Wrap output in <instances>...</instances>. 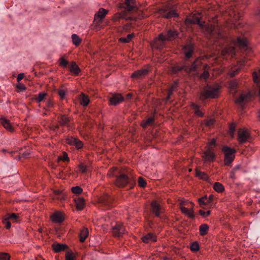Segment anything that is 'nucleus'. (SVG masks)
<instances>
[{
	"mask_svg": "<svg viewBox=\"0 0 260 260\" xmlns=\"http://www.w3.org/2000/svg\"><path fill=\"white\" fill-rule=\"evenodd\" d=\"M219 86L218 84L205 87L200 93V99L205 100L207 99H214L218 96Z\"/></svg>",
	"mask_w": 260,
	"mask_h": 260,
	"instance_id": "1",
	"label": "nucleus"
},
{
	"mask_svg": "<svg viewBox=\"0 0 260 260\" xmlns=\"http://www.w3.org/2000/svg\"><path fill=\"white\" fill-rule=\"evenodd\" d=\"M222 151L225 155L224 165L228 166L233 161L235 158L234 154L236 152V150L234 148L225 146L222 147Z\"/></svg>",
	"mask_w": 260,
	"mask_h": 260,
	"instance_id": "2",
	"label": "nucleus"
},
{
	"mask_svg": "<svg viewBox=\"0 0 260 260\" xmlns=\"http://www.w3.org/2000/svg\"><path fill=\"white\" fill-rule=\"evenodd\" d=\"M133 180V177L130 175L128 176L124 174H121L116 177L115 184L118 187H123L129 183Z\"/></svg>",
	"mask_w": 260,
	"mask_h": 260,
	"instance_id": "3",
	"label": "nucleus"
},
{
	"mask_svg": "<svg viewBox=\"0 0 260 260\" xmlns=\"http://www.w3.org/2000/svg\"><path fill=\"white\" fill-rule=\"evenodd\" d=\"M251 94L250 91L247 92H242L238 98H235V103L243 108L245 103L247 102L251 98Z\"/></svg>",
	"mask_w": 260,
	"mask_h": 260,
	"instance_id": "4",
	"label": "nucleus"
},
{
	"mask_svg": "<svg viewBox=\"0 0 260 260\" xmlns=\"http://www.w3.org/2000/svg\"><path fill=\"white\" fill-rule=\"evenodd\" d=\"M178 32L175 30L169 29L167 31V34L164 35L162 34H160L158 38L156 39V41H161L162 42L167 40H172L175 39L178 36Z\"/></svg>",
	"mask_w": 260,
	"mask_h": 260,
	"instance_id": "5",
	"label": "nucleus"
},
{
	"mask_svg": "<svg viewBox=\"0 0 260 260\" xmlns=\"http://www.w3.org/2000/svg\"><path fill=\"white\" fill-rule=\"evenodd\" d=\"M150 210L156 217H159L163 213V208L158 202L156 200L151 202Z\"/></svg>",
	"mask_w": 260,
	"mask_h": 260,
	"instance_id": "6",
	"label": "nucleus"
},
{
	"mask_svg": "<svg viewBox=\"0 0 260 260\" xmlns=\"http://www.w3.org/2000/svg\"><path fill=\"white\" fill-rule=\"evenodd\" d=\"M112 234L114 237H121L125 232L123 224L121 223H116L115 225L113 226L112 228Z\"/></svg>",
	"mask_w": 260,
	"mask_h": 260,
	"instance_id": "7",
	"label": "nucleus"
},
{
	"mask_svg": "<svg viewBox=\"0 0 260 260\" xmlns=\"http://www.w3.org/2000/svg\"><path fill=\"white\" fill-rule=\"evenodd\" d=\"M238 140L240 143H244L246 142L250 137L248 131L244 128H241L238 132Z\"/></svg>",
	"mask_w": 260,
	"mask_h": 260,
	"instance_id": "8",
	"label": "nucleus"
},
{
	"mask_svg": "<svg viewBox=\"0 0 260 260\" xmlns=\"http://www.w3.org/2000/svg\"><path fill=\"white\" fill-rule=\"evenodd\" d=\"M148 67H145L133 73L131 77L136 79H141L144 78L148 73Z\"/></svg>",
	"mask_w": 260,
	"mask_h": 260,
	"instance_id": "9",
	"label": "nucleus"
},
{
	"mask_svg": "<svg viewBox=\"0 0 260 260\" xmlns=\"http://www.w3.org/2000/svg\"><path fill=\"white\" fill-rule=\"evenodd\" d=\"M201 60L198 58L196 59L190 66L185 65V72L187 73H189L196 71L201 66Z\"/></svg>",
	"mask_w": 260,
	"mask_h": 260,
	"instance_id": "10",
	"label": "nucleus"
},
{
	"mask_svg": "<svg viewBox=\"0 0 260 260\" xmlns=\"http://www.w3.org/2000/svg\"><path fill=\"white\" fill-rule=\"evenodd\" d=\"M202 157L204 162L212 161L215 158L214 153L211 150L209 147H207V150L203 153Z\"/></svg>",
	"mask_w": 260,
	"mask_h": 260,
	"instance_id": "11",
	"label": "nucleus"
},
{
	"mask_svg": "<svg viewBox=\"0 0 260 260\" xmlns=\"http://www.w3.org/2000/svg\"><path fill=\"white\" fill-rule=\"evenodd\" d=\"M201 17L199 14H194L191 18H187L185 20V23L187 24H198L201 26H203V24L200 21Z\"/></svg>",
	"mask_w": 260,
	"mask_h": 260,
	"instance_id": "12",
	"label": "nucleus"
},
{
	"mask_svg": "<svg viewBox=\"0 0 260 260\" xmlns=\"http://www.w3.org/2000/svg\"><path fill=\"white\" fill-rule=\"evenodd\" d=\"M160 13L162 17L167 19L178 16V14L176 12L175 10H171L169 12H167L165 10H161L160 11Z\"/></svg>",
	"mask_w": 260,
	"mask_h": 260,
	"instance_id": "13",
	"label": "nucleus"
},
{
	"mask_svg": "<svg viewBox=\"0 0 260 260\" xmlns=\"http://www.w3.org/2000/svg\"><path fill=\"white\" fill-rule=\"evenodd\" d=\"M193 206H191V207L188 209L181 206V209H180V210L183 214L188 217L193 219L194 218Z\"/></svg>",
	"mask_w": 260,
	"mask_h": 260,
	"instance_id": "14",
	"label": "nucleus"
},
{
	"mask_svg": "<svg viewBox=\"0 0 260 260\" xmlns=\"http://www.w3.org/2000/svg\"><path fill=\"white\" fill-rule=\"evenodd\" d=\"M51 219L53 222L60 223L63 220L64 218L61 212H56L51 215Z\"/></svg>",
	"mask_w": 260,
	"mask_h": 260,
	"instance_id": "15",
	"label": "nucleus"
},
{
	"mask_svg": "<svg viewBox=\"0 0 260 260\" xmlns=\"http://www.w3.org/2000/svg\"><path fill=\"white\" fill-rule=\"evenodd\" d=\"M126 15L127 13L125 11L116 13L113 16L112 20L114 21H117L120 19H124L126 20L130 19L129 17H127Z\"/></svg>",
	"mask_w": 260,
	"mask_h": 260,
	"instance_id": "16",
	"label": "nucleus"
},
{
	"mask_svg": "<svg viewBox=\"0 0 260 260\" xmlns=\"http://www.w3.org/2000/svg\"><path fill=\"white\" fill-rule=\"evenodd\" d=\"M53 250L55 252H59L61 251H64L68 249V247L67 245L64 244H53L52 245Z\"/></svg>",
	"mask_w": 260,
	"mask_h": 260,
	"instance_id": "17",
	"label": "nucleus"
},
{
	"mask_svg": "<svg viewBox=\"0 0 260 260\" xmlns=\"http://www.w3.org/2000/svg\"><path fill=\"white\" fill-rule=\"evenodd\" d=\"M80 104L83 106H86L89 103V97L83 93H81L79 96Z\"/></svg>",
	"mask_w": 260,
	"mask_h": 260,
	"instance_id": "18",
	"label": "nucleus"
},
{
	"mask_svg": "<svg viewBox=\"0 0 260 260\" xmlns=\"http://www.w3.org/2000/svg\"><path fill=\"white\" fill-rule=\"evenodd\" d=\"M123 100V98L120 94H115L113 95L110 99V102L111 105H116L122 101Z\"/></svg>",
	"mask_w": 260,
	"mask_h": 260,
	"instance_id": "19",
	"label": "nucleus"
},
{
	"mask_svg": "<svg viewBox=\"0 0 260 260\" xmlns=\"http://www.w3.org/2000/svg\"><path fill=\"white\" fill-rule=\"evenodd\" d=\"M193 48L192 45H188L183 48V52L186 58H189L193 53Z\"/></svg>",
	"mask_w": 260,
	"mask_h": 260,
	"instance_id": "20",
	"label": "nucleus"
},
{
	"mask_svg": "<svg viewBox=\"0 0 260 260\" xmlns=\"http://www.w3.org/2000/svg\"><path fill=\"white\" fill-rule=\"evenodd\" d=\"M0 121L3 126L10 132L13 131V128L10 124V121L5 118H1Z\"/></svg>",
	"mask_w": 260,
	"mask_h": 260,
	"instance_id": "21",
	"label": "nucleus"
},
{
	"mask_svg": "<svg viewBox=\"0 0 260 260\" xmlns=\"http://www.w3.org/2000/svg\"><path fill=\"white\" fill-rule=\"evenodd\" d=\"M76 206L78 210H82L84 207V199L83 198H77L75 199Z\"/></svg>",
	"mask_w": 260,
	"mask_h": 260,
	"instance_id": "22",
	"label": "nucleus"
},
{
	"mask_svg": "<svg viewBox=\"0 0 260 260\" xmlns=\"http://www.w3.org/2000/svg\"><path fill=\"white\" fill-rule=\"evenodd\" d=\"M142 241L145 243H149L151 241H156V238L155 235L150 233L142 238Z\"/></svg>",
	"mask_w": 260,
	"mask_h": 260,
	"instance_id": "23",
	"label": "nucleus"
},
{
	"mask_svg": "<svg viewBox=\"0 0 260 260\" xmlns=\"http://www.w3.org/2000/svg\"><path fill=\"white\" fill-rule=\"evenodd\" d=\"M70 71L73 74L78 75L80 72V69L75 62L72 61L70 65Z\"/></svg>",
	"mask_w": 260,
	"mask_h": 260,
	"instance_id": "24",
	"label": "nucleus"
},
{
	"mask_svg": "<svg viewBox=\"0 0 260 260\" xmlns=\"http://www.w3.org/2000/svg\"><path fill=\"white\" fill-rule=\"evenodd\" d=\"M88 230L87 228H83L80 231L79 236H80V241L81 242H83L86 239V238L88 236Z\"/></svg>",
	"mask_w": 260,
	"mask_h": 260,
	"instance_id": "25",
	"label": "nucleus"
},
{
	"mask_svg": "<svg viewBox=\"0 0 260 260\" xmlns=\"http://www.w3.org/2000/svg\"><path fill=\"white\" fill-rule=\"evenodd\" d=\"M108 11L103 8H100L98 12L95 14V18H100L103 19L106 15L108 13Z\"/></svg>",
	"mask_w": 260,
	"mask_h": 260,
	"instance_id": "26",
	"label": "nucleus"
},
{
	"mask_svg": "<svg viewBox=\"0 0 260 260\" xmlns=\"http://www.w3.org/2000/svg\"><path fill=\"white\" fill-rule=\"evenodd\" d=\"M235 48L233 46H230L228 47H226L224 48L222 51V55H224L225 54H229L231 56H233L235 54Z\"/></svg>",
	"mask_w": 260,
	"mask_h": 260,
	"instance_id": "27",
	"label": "nucleus"
},
{
	"mask_svg": "<svg viewBox=\"0 0 260 260\" xmlns=\"http://www.w3.org/2000/svg\"><path fill=\"white\" fill-rule=\"evenodd\" d=\"M58 119L59 123L62 125L68 124L70 121V119L64 115H62L60 117H58Z\"/></svg>",
	"mask_w": 260,
	"mask_h": 260,
	"instance_id": "28",
	"label": "nucleus"
},
{
	"mask_svg": "<svg viewBox=\"0 0 260 260\" xmlns=\"http://www.w3.org/2000/svg\"><path fill=\"white\" fill-rule=\"evenodd\" d=\"M237 44L240 47L244 48L247 45V40L245 38H241L239 37L237 38Z\"/></svg>",
	"mask_w": 260,
	"mask_h": 260,
	"instance_id": "29",
	"label": "nucleus"
},
{
	"mask_svg": "<svg viewBox=\"0 0 260 260\" xmlns=\"http://www.w3.org/2000/svg\"><path fill=\"white\" fill-rule=\"evenodd\" d=\"M209 226L206 224H203L200 226V234L202 236L205 235L207 234Z\"/></svg>",
	"mask_w": 260,
	"mask_h": 260,
	"instance_id": "30",
	"label": "nucleus"
},
{
	"mask_svg": "<svg viewBox=\"0 0 260 260\" xmlns=\"http://www.w3.org/2000/svg\"><path fill=\"white\" fill-rule=\"evenodd\" d=\"M196 175L200 179L207 180L208 178V175L205 173L201 172L198 169H196Z\"/></svg>",
	"mask_w": 260,
	"mask_h": 260,
	"instance_id": "31",
	"label": "nucleus"
},
{
	"mask_svg": "<svg viewBox=\"0 0 260 260\" xmlns=\"http://www.w3.org/2000/svg\"><path fill=\"white\" fill-rule=\"evenodd\" d=\"M214 189L218 192H221L224 190V187L223 185L219 182H216L213 185Z\"/></svg>",
	"mask_w": 260,
	"mask_h": 260,
	"instance_id": "32",
	"label": "nucleus"
},
{
	"mask_svg": "<svg viewBox=\"0 0 260 260\" xmlns=\"http://www.w3.org/2000/svg\"><path fill=\"white\" fill-rule=\"evenodd\" d=\"M47 93L45 92H42L39 93L37 97L35 98V100L38 102L40 103L43 101L46 98Z\"/></svg>",
	"mask_w": 260,
	"mask_h": 260,
	"instance_id": "33",
	"label": "nucleus"
},
{
	"mask_svg": "<svg viewBox=\"0 0 260 260\" xmlns=\"http://www.w3.org/2000/svg\"><path fill=\"white\" fill-rule=\"evenodd\" d=\"M134 34H129L125 38H119V41L123 43H128L130 41H131L132 39L134 37Z\"/></svg>",
	"mask_w": 260,
	"mask_h": 260,
	"instance_id": "34",
	"label": "nucleus"
},
{
	"mask_svg": "<svg viewBox=\"0 0 260 260\" xmlns=\"http://www.w3.org/2000/svg\"><path fill=\"white\" fill-rule=\"evenodd\" d=\"M72 39L73 41V43L76 46H78L80 44L81 42V40L80 38L76 34H73L72 36Z\"/></svg>",
	"mask_w": 260,
	"mask_h": 260,
	"instance_id": "35",
	"label": "nucleus"
},
{
	"mask_svg": "<svg viewBox=\"0 0 260 260\" xmlns=\"http://www.w3.org/2000/svg\"><path fill=\"white\" fill-rule=\"evenodd\" d=\"M153 121H154V118L152 117H149L145 121H143L141 124V125L143 127H146L148 125H150L151 124H152Z\"/></svg>",
	"mask_w": 260,
	"mask_h": 260,
	"instance_id": "36",
	"label": "nucleus"
},
{
	"mask_svg": "<svg viewBox=\"0 0 260 260\" xmlns=\"http://www.w3.org/2000/svg\"><path fill=\"white\" fill-rule=\"evenodd\" d=\"M202 27H203L204 30L209 34H212L214 30V27L211 24L203 26Z\"/></svg>",
	"mask_w": 260,
	"mask_h": 260,
	"instance_id": "37",
	"label": "nucleus"
},
{
	"mask_svg": "<svg viewBox=\"0 0 260 260\" xmlns=\"http://www.w3.org/2000/svg\"><path fill=\"white\" fill-rule=\"evenodd\" d=\"M192 108L194 110V113L198 116L202 117L204 115L203 113L199 109V107L194 104L192 105Z\"/></svg>",
	"mask_w": 260,
	"mask_h": 260,
	"instance_id": "38",
	"label": "nucleus"
},
{
	"mask_svg": "<svg viewBox=\"0 0 260 260\" xmlns=\"http://www.w3.org/2000/svg\"><path fill=\"white\" fill-rule=\"evenodd\" d=\"M185 65L183 66H176L175 67H173L172 72L174 73H177L182 70L185 71Z\"/></svg>",
	"mask_w": 260,
	"mask_h": 260,
	"instance_id": "39",
	"label": "nucleus"
},
{
	"mask_svg": "<svg viewBox=\"0 0 260 260\" xmlns=\"http://www.w3.org/2000/svg\"><path fill=\"white\" fill-rule=\"evenodd\" d=\"M240 169V166L239 165L237 166L230 173V177L232 179H235L236 178V173L237 171L239 170Z\"/></svg>",
	"mask_w": 260,
	"mask_h": 260,
	"instance_id": "40",
	"label": "nucleus"
},
{
	"mask_svg": "<svg viewBox=\"0 0 260 260\" xmlns=\"http://www.w3.org/2000/svg\"><path fill=\"white\" fill-rule=\"evenodd\" d=\"M4 217H6V220H16L18 215L15 213L7 214Z\"/></svg>",
	"mask_w": 260,
	"mask_h": 260,
	"instance_id": "41",
	"label": "nucleus"
},
{
	"mask_svg": "<svg viewBox=\"0 0 260 260\" xmlns=\"http://www.w3.org/2000/svg\"><path fill=\"white\" fill-rule=\"evenodd\" d=\"M73 193L75 194H80L82 192V189L79 186L73 187L71 189Z\"/></svg>",
	"mask_w": 260,
	"mask_h": 260,
	"instance_id": "42",
	"label": "nucleus"
},
{
	"mask_svg": "<svg viewBox=\"0 0 260 260\" xmlns=\"http://www.w3.org/2000/svg\"><path fill=\"white\" fill-rule=\"evenodd\" d=\"M67 143L71 145H75L77 138L74 137H69L66 140Z\"/></svg>",
	"mask_w": 260,
	"mask_h": 260,
	"instance_id": "43",
	"label": "nucleus"
},
{
	"mask_svg": "<svg viewBox=\"0 0 260 260\" xmlns=\"http://www.w3.org/2000/svg\"><path fill=\"white\" fill-rule=\"evenodd\" d=\"M138 182L139 185L141 187H145L146 186V181L142 177H139L138 178Z\"/></svg>",
	"mask_w": 260,
	"mask_h": 260,
	"instance_id": "44",
	"label": "nucleus"
},
{
	"mask_svg": "<svg viewBox=\"0 0 260 260\" xmlns=\"http://www.w3.org/2000/svg\"><path fill=\"white\" fill-rule=\"evenodd\" d=\"M204 123L206 126L211 127L214 123V120L213 119H206L204 120Z\"/></svg>",
	"mask_w": 260,
	"mask_h": 260,
	"instance_id": "45",
	"label": "nucleus"
},
{
	"mask_svg": "<svg viewBox=\"0 0 260 260\" xmlns=\"http://www.w3.org/2000/svg\"><path fill=\"white\" fill-rule=\"evenodd\" d=\"M10 255L5 252L0 253V260H10Z\"/></svg>",
	"mask_w": 260,
	"mask_h": 260,
	"instance_id": "46",
	"label": "nucleus"
},
{
	"mask_svg": "<svg viewBox=\"0 0 260 260\" xmlns=\"http://www.w3.org/2000/svg\"><path fill=\"white\" fill-rule=\"evenodd\" d=\"M189 204H191V206H194V204L192 202H189L187 201H181L179 203L180 209H181V206L183 207L188 206Z\"/></svg>",
	"mask_w": 260,
	"mask_h": 260,
	"instance_id": "47",
	"label": "nucleus"
},
{
	"mask_svg": "<svg viewBox=\"0 0 260 260\" xmlns=\"http://www.w3.org/2000/svg\"><path fill=\"white\" fill-rule=\"evenodd\" d=\"M207 197L206 196L203 197L199 199L198 201L199 204L201 205H207L209 204V202L207 201Z\"/></svg>",
	"mask_w": 260,
	"mask_h": 260,
	"instance_id": "48",
	"label": "nucleus"
},
{
	"mask_svg": "<svg viewBox=\"0 0 260 260\" xmlns=\"http://www.w3.org/2000/svg\"><path fill=\"white\" fill-rule=\"evenodd\" d=\"M68 64V61L63 57H61L59 59V65L63 67H66Z\"/></svg>",
	"mask_w": 260,
	"mask_h": 260,
	"instance_id": "49",
	"label": "nucleus"
},
{
	"mask_svg": "<svg viewBox=\"0 0 260 260\" xmlns=\"http://www.w3.org/2000/svg\"><path fill=\"white\" fill-rule=\"evenodd\" d=\"M190 248L192 251H197L199 249V245L197 243L194 242L191 244Z\"/></svg>",
	"mask_w": 260,
	"mask_h": 260,
	"instance_id": "50",
	"label": "nucleus"
},
{
	"mask_svg": "<svg viewBox=\"0 0 260 260\" xmlns=\"http://www.w3.org/2000/svg\"><path fill=\"white\" fill-rule=\"evenodd\" d=\"M240 68H237L235 70H232L231 71H230L229 73V75L231 77H233L235 76L236 74H237L240 72Z\"/></svg>",
	"mask_w": 260,
	"mask_h": 260,
	"instance_id": "51",
	"label": "nucleus"
},
{
	"mask_svg": "<svg viewBox=\"0 0 260 260\" xmlns=\"http://www.w3.org/2000/svg\"><path fill=\"white\" fill-rule=\"evenodd\" d=\"M16 87L18 89V90L17 91L18 92H19L20 91H23L26 89V87L25 86V85L20 83L17 84Z\"/></svg>",
	"mask_w": 260,
	"mask_h": 260,
	"instance_id": "52",
	"label": "nucleus"
},
{
	"mask_svg": "<svg viewBox=\"0 0 260 260\" xmlns=\"http://www.w3.org/2000/svg\"><path fill=\"white\" fill-rule=\"evenodd\" d=\"M66 260H74L73 253L71 251H68L66 255Z\"/></svg>",
	"mask_w": 260,
	"mask_h": 260,
	"instance_id": "53",
	"label": "nucleus"
},
{
	"mask_svg": "<svg viewBox=\"0 0 260 260\" xmlns=\"http://www.w3.org/2000/svg\"><path fill=\"white\" fill-rule=\"evenodd\" d=\"M199 213L203 217H206L210 214L211 212H210V211H208L207 212H205L202 210H200L199 211Z\"/></svg>",
	"mask_w": 260,
	"mask_h": 260,
	"instance_id": "54",
	"label": "nucleus"
},
{
	"mask_svg": "<svg viewBox=\"0 0 260 260\" xmlns=\"http://www.w3.org/2000/svg\"><path fill=\"white\" fill-rule=\"evenodd\" d=\"M3 222L4 224H5V228L7 229H9L11 228V224L10 222L9 221V220H6L5 217H4Z\"/></svg>",
	"mask_w": 260,
	"mask_h": 260,
	"instance_id": "55",
	"label": "nucleus"
},
{
	"mask_svg": "<svg viewBox=\"0 0 260 260\" xmlns=\"http://www.w3.org/2000/svg\"><path fill=\"white\" fill-rule=\"evenodd\" d=\"M238 86V82L236 80L231 81L230 83V88L235 89Z\"/></svg>",
	"mask_w": 260,
	"mask_h": 260,
	"instance_id": "56",
	"label": "nucleus"
},
{
	"mask_svg": "<svg viewBox=\"0 0 260 260\" xmlns=\"http://www.w3.org/2000/svg\"><path fill=\"white\" fill-rule=\"evenodd\" d=\"M66 92L62 89H59L58 91V94L62 99L65 98Z\"/></svg>",
	"mask_w": 260,
	"mask_h": 260,
	"instance_id": "57",
	"label": "nucleus"
},
{
	"mask_svg": "<svg viewBox=\"0 0 260 260\" xmlns=\"http://www.w3.org/2000/svg\"><path fill=\"white\" fill-rule=\"evenodd\" d=\"M236 125L235 124H232L230 126V134L233 136L234 135V132L235 130Z\"/></svg>",
	"mask_w": 260,
	"mask_h": 260,
	"instance_id": "58",
	"label": "nucleus"
},
{
	"mask_svg": "<svg viewBox=\"0 0 260 260\" xmlns=\"http://www.w3.org/2000/svg\"><path fill=\"white\" fill-rule=\"evenodd\" d=\"M77 149H80L83 146L82 142L79 139H77L76 144L75 145Z\"/></svg>",
	"mask_w": 260,
	"mask_h": 260,
	"instance_id": "59",
	"label": "nucleus"
},
{
	"mask_svg": "<svg viewBox=\"0 0 260 260\" xmlns=\"http://www.w3.org/2000/svg\"><path fill=\"white\" fill-rule=\"evenodd\" d=\"M176 85H173L171 88L170 89H169V91H168V96L167 98V100H168L170 98V96L173 91V90L176 88Z\"/></svg>",
	"mask_w": 260,
	"mask_h": 260,
	"instance_id": "60",
	"label": "nucleus"
},
{
	"mask_svg": "<svg viewBox=\"0 0 260 260\" xmlns=\"http://www.w3.org/2000/svg\"><path fill=\"white\" fill-rule=\"evenodd\" d=\"M79 168L80 169V171L81 172H82V173H85L86 172V166H85L84 164H80L79 165Z\"/></svg>",
	"mask_w": 260,
	"mask_h": 260,
	"instance_id": "61",
	"label": "nucleus"
},
{
	"mask_svg": "<svg viewBox=\"0 0 260 260\" xmlns=\"http://www.w3.org/2000/svg\"><path fill=\"white\" fill-rule=\"evenodd\" d=\"M209 76V74L208 71H204V73L201 75V78L204 79H207Z\"/></svg>",
	"mask_w": 260,
	"mask_h": 260,
	"instance_id": "62",
	"label": "nucleus"
},
{
	"mask_svg": "<svg viewBox=\"0 0 260 260\" xmlns=\"http://www.w3.org/2000/svg\"><path fill=\"white\" fill-rule=\"evenodd\" d=\"M69 159L68 157V155L66 152L63 153V156L62 157H58V159H61L63 160H67Z\"/></svg>",
	"mask_w": 260,
	"mask_h": 260,
	"instance_id": "63",
	"label": "nucleus"
},
{
	"mask_svg": "<svg viewBox=\"0 0 260 260\" xmlns=\"http://www.w3.org/2000/svg\"><path fill=\"white\" fill-rule=\"evenodd\" d=\"M24 77V74L23 73H20L17 76V80L18 82H20Z\"/></svg>",
	"mask_w": 260,
	"mask_h": 260,
	"instance_id": "64",
	"label": "nucleus"
}]
</instances>
